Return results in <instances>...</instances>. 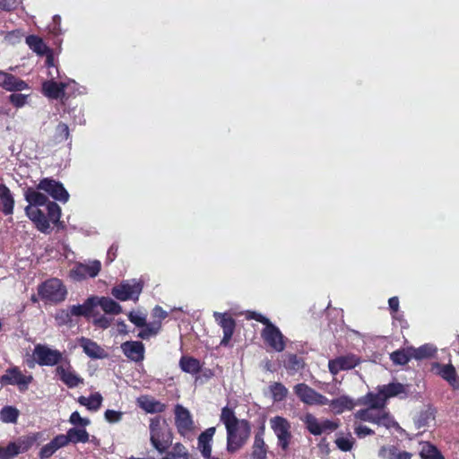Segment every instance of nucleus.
Segmentation results:
<instances>
[{"instance_id": "603ef678", "label": "nucleus", "mask_w": 459, "mask_h": 459, "mask_svg": "<svg viewBox=\"0 0 459 459\" xmlns=\"http://www.w3.org/2000/svg\"><path fill=\"white\" fill-rule=\"evenodd\" d=\"M69 422L73 425H79L82 427H86L91 424V420L87 418L81 417L78 411H74L69 419Z\"/></svg>"}, {"instance_id": "393cba45", "label": "nucleus", "mask_w": 459, "mask_h": 459, "mask_svg": "<svg viewBox=\"0 0 459 459\" xmlns=\"http://www.w3.org/2000/svg\"><path fill=\"white\" fill-rule=\"evenodd\" d=\"M215 430L214 427H211L200 434L198 437V449L202 455H209V452H212V441Z\"/></svg>"}, {"instance_id": "0eeeda50", "label": "nucleus", "mask_w": 459, "mask_h": 459, "mask_svg": "<svg viewBox=\"0 0 459 459\" xmlns=\"http://www.w3.org/2000/svg\"><path fill=\"white\" fill-rule=\"evenodd\" d=\"M35 361L39 366H58L66 359L62 352L57 350L51 349L48 345L37 344L33 351Z\"/></svg>"}, {"instance_id": "052dcab7", "label": "nucleus", "mask_w": 459, "mask_h": 459, "mask_svg": "<svg viewBox=\"0 0 459 459\" xmlns=\"http://www.w3.org/2000/svg\"><path fill=\"white\" fill-rule=\"evenodd\" d=\"M338 428V424L334 421L325 420L320 421V429H322V434L328 433L335 430Z\"/></svg>"}, {"instance_id": "c03bdc74", "label": "nucleus", "mask_w": 459, "mask_h": 459, "mask_svg": "<svg viewBox=\"0 0 459 459\" xmlns=\"http://www.w3.org/2000/svg\"><path fill=\"white\" fill-rule=\"evenodd\" d=\"M160 328V322H153L152 324L147 325L145 323V325L143 326V329H142L138 336L143 340H147L150 337L155 335L158 333L159 330Z\"/></svg>"}, {"instance_id": "4c0bfd02", "label": "nucleus", "mask_w": 459, "mask_h": 459, "mask_svg": "<svg viewBox=\"0 0 459 459\" xmlns=\"http://www.w3.org/2000/svg\"><path fill=\"white\" fill-rule=\"evenodd\" d=\"M69 442L86 443L89 440V433L85 429L72 428L67 431Z\"/></svg>"}, {"instance_id": "de8ad7c7", "label": "nucleus", "mask_w": 459, "mask_h": 459, "mask_svg": "<svg viewBox=\"0 0 459 459\" xmlns=\"http://www.w3.org/2000/svg\"><path fill=\"white\" fill-rule=\"evenodd\" d=\"M48 211V222L52 221L53 223H56L61 216V208L55 202H48L47 204Z\"/></svg>"}, {"instance_id": "37998d69", "label": "nucleus", "mask_w": 459, "mask_h": 459, "mask_svg": "<svg viewBox=\"0 0 459 459\" xmlns=\"http://www.w3.org/2000/svg\"><path fill=\"white\" fill-rule=\"evenodd\" d=\"M440 376L446 379L450 385L455 386L457 384L455 368L448 364L440 367Z\"/></svg>"}, {"instance_id": "6ab92c4d", "label": "nucleus", "mask_w": 459, "mask_h": 459, "mask_svg": "<svg viewBox=\"0 0 459 459\" xmlns=\"http://www.w3.org/2000/svg\"><path fill=\"white\" fill-rule=\"evenodd\" d=\"M27 216L36 224L37 228L45 232L49 229V222L44 212L39 207L28 205L25 208Z\"/></svg>"}, {"instance_id": "7ed1b4c3", "label": "nucleus", "mask_w": 459, "mask_h": 459, "mask_svg": "<svg viewBox=\"0 0 459 459\" xmlns=\"http://www.w3.org/2000/svg\"><path fill=\"white\" fill-rule=\"evenodd\" d=\"M249 318L255 319L265 325L262 331V338L275 351H282L285 348L284 336L280 329L261 314L252 312Z\"/></svg>"}, {"instance_id": "680f3d73", "label": "nucleus", "mask_w": 459, "mask_h": 459, "mask_svg": "<svg viewBox=\"0 0 459 459\" xmlns=\"http://www.w3.org/2000/svg\"><path fill=\"white\" fill-rule=\"evenodd\" d=\"M55 446L59 449L61 447L65 446L69 443V437L67 434L58 435L54 439L51 440Z\"/></svg>"}, {"instance_id": "c9c22d12", "label": "nucleus", "mask_w": 459, "mask_h": 459, "mask_svg": "<svg viewBox=\"0 0 459 459\" xmlns=\"http://www.w3.org/2000/svg\"><path fill=\"white\" fill-rule=\"evenodd\" d=\"M302 421L306 425L307 430L315 435H322V429H320V421L311 413H307L302 418Z\"/></svg>"}, {"instance_id": "8fccbe9b", "label": "nucleus", "mask_w": 459, "mask_h": 459, "mask_svg": "<svg viewBox=\"0 0 459 459\" xmlns=\"http://www.w3.org/2000/svg\"><path fill=\"white\" fill-rule=\"evenodd\" d=\"M35 438L32 437H26L20 438L17 442H13L18 450V455L29 450L33 445Z\"/></svg>"}, {"instance_id": "72a5a7b5", "label": "nucleus", "mask_w": 459, "mask_h": 459, "mask_svg": "<svg viewBox=\"0 0 459 459\" xmlns=\"http://www.w3.org/2000/svg\"><path fill=\"white\" fill-rule=\"evenodd\" d=\"M78 402L80 404L86 406L88 410L96 411L101 406L102 396L100 394L95 393L89 397L80 396Z\"/></svg>"}, {"instance_id": "2eb2a0df", "label": "nucleus", "mask_w": 459, "mask_h": 459, "mask_svg": "<svg viewBox=\"0 0 459 459\" xmlns=\"http://www.w3.org/2000/svg\"><path fill=\"white\" fill-rule=\"evenodd\" d=\"M32 379V376H25L18 368H12L1 377V383L3 385H17L21 390H25Z\"/></svg>"}, {"instance_id": "6e6d98bb", "label": "nucleus", "mask_w": 459, "mask_h": 459, "mask_svg": "<svg viewBox=\"0 0 459 459\" xmlns=\"http://www.w3.org/2000/svg\"><path fill=\"white\" fill-rule=\"evenodd\" d=\"M123 412L115 410H107L104 413L105 420L109 423H117L122 420Z\"/></svg>"}, {"instance_id": "412c9836", "label": "nucleus", "mask_w": 459, "mask_h": 459, "mask_svg": "<svg viewBox=\"0 0 459 459\" xmlns=\"http://www.w3.org/2000/svg\"><path fill=\"white\" fill-rule=\"evenodd\" d=\"M137 405L147 413L162 412L166 409V405L160 401L149 395H141L136 400Z\"/></svg>"}, {"instance_id": "338daca9", "label": "nucleus", "mask_w": 459, "mask_h": 459, "mask_svg": "<svg viewBox=\"0 0 459 459\" xmlns=\"http://www.w3.org/2000/svg\"><path fill=\"white\" fill-rule=\"evenodd\" d=\"M14 6V0H0V9L4 11H10Z\"/></svg>"}, {"instance_id": "e2e57ef3", "label": "nucleus", "mask_w": 459, "mask_h": 459, "mask_svg": "<svg viewBox=\"0 0 459 459\" xmlns=\"http://www.w3.org/2000/svg\"><path fill=\"white\" fill-rule=\"evenodd\" d=\"M354 432L360 438L374 434L371 429L364 425H357L354 429Z\"/></svg>"}, {"instance_id": "e433bc0d", "label": "nucleus", "mask_w": 459, "mask_h": 459, "mask_svg": "<svg viewBox=\"0 0 459 459\" xmlns=\"http://www.w3.org/2000/svg\"><path fill=\"white\" fill-rule=\"evenodd\" d=\"M378 388L385 396L386 400L404 393V386L400 383H391L388 385H381Z\"/></svg>"}, {"instance_id": "f3484780", "label": "nucleus", "mask_w": 459, "mask_h": 459, "mask_svg": "<svg viewBox=\"0 0 459 459\" xmlns=\"http://www.w3.org/2000/svg\"><path fill=\"white\" fill-rule=\"evenodd\" d=\"M0 87L8 91H22L30 90L28 83L4 71H0Z\"/></svg>"}, {"instance_id": "4468645a", "label": "nucleus", "mask_w": 459, "mask_h": 459, "mask_svg": "<svg viewBox=\"0 0 459 459\" xmlns=\"http://www.w3.org/2000/svg\"><path fill=\"white\" fill-rule=\"evenodd\" d=\"M213 317L215 322L222 328L223 330V338L221 342V345H227L230 340L231 339L236 323L232 316L228 313H220L214 312Z\"/></svg>"}, {"instance_id": "20e7f679", "label": "nucleus", "mask_w": 459, "mask_h": 459, "mask_svg": "<svg viewBox=\"0 0 459 459\" xmlns=\"http://www.w3.org/2000/svg\"><path fill=\"white\" fill-rule=\"evenodd\" d=\"M355 418L383 426L386 429L394 428L397 431H403V429L386 410H376L374 407L368 406L366 409L358 411L355 413Z\"/></svg>"}, {"instance_id": "5701e85b", "label": "nucleus", "mask_w": 459, "mask_h": 459, "mask_svg": "<svg viewBox=\"0 0 459 459\" xmlns=\"http://www.w3.org/2000/svg\"><path fill=\"white\" fill-rule=\"evenodd\" d=\"M67 84L65 82L57 83L53 80L44 82L42 84L43 93L51 99H59L64 93Z\"/></svg>"}, {"instance_id": "ddd939ff", "label": "nucleus", "mask_w": 459, "mask_h": 459, "mask_svg": "<svg viewBox=\"0 0 459 459\" xmlns=\"http://www.w3.org/2000/svg\"><path fill=\"white\" fill-rule=\"evenodd\" d=\"M175 423L178 432L183 436L194 429V421L190 411L180 404L175 406Z\"/></svg>"}, {"instance_id": "6e6552de", "label": "nucleus", "mask_w": 459, "mask_h": 459, "mask_svg": "<svg viewBox=\"0 0 459 459\" xmlns=\"http://www.w3.org/2000/svg\"><path fill=\"white\" fill-rule=\"evenodd\" d=\"M143 290V283L135 279L124 281L112 289V295L118 300H137Z\"/></svg>"}, {"instance_id": "c756f323", "label": "nucleus", "mask_w": 459, "mask_h": 459, "mask_svg": "<svg viewBox=\"0 0 459 459\" xmlns=\"http://www.w3.org/2000/svg\"><path fill=\"white\" fill-rule=\"evenodd\" d=\"M26 43L29 48L39 56H43L49 52L48 47L43 39L35 35H30L26 38Z\"/></svg>"}, {"instance_id": "9d476101", "label": "nucleus", "mask_w": 459, "mask_h": 459, "mask_svg": "<svg viewBox=\"0 0 459 459\" xmlns=\"http://www.w3.org/2000/svg\"><path fill=\"white\" fill-rule=\"evenodd\" d=\"M101 268L99 260L89 261L88 263H78L70 271V277L77 281H82L87 277H96Z\"/></svg>"}, {"instance_id": "9b49d317", "label": "nucleus", "mask_w": 459, "mask_h": 459, "mask_svg": "<svg viewBox=\"0 0 459 459\" xmlns=\"http://www.w3.org/2000/svg\"><path fill=\"white\" fill-rule=\"evenodd\" d=\"M37 188L48 194L52 198L62 203H66L69 199V194L64 186L54 179L43 178L38 184Z\"/></svg>"}, {"instance_id": "a19ab883", "label": "nucleus", "mask_w": 459, "mask_h": 459, "mask_svg": "<svg viewBox=\"0 0 459 459\" xmlns=\"http://www.w3.org/2000/svg\"><path fill=\"white\" fill-rule=\"evenodd\" d=\"M162 459H189L187 449L181 444H176Z\"/></svg>"}, {"instance_id": "f704fd0d", "label": "nucleus", "mask_w": 459, "mask_h": 459, "mask_svg": "<svg viewBox=\"0 0 459 459\" xmlns=\"http://www.w3.org/2000/svg\"><path fill=\"white\" fill-rule=\"evenodd\" d=\"M420 455L421 459H444L438 449L429 442L420 443Z\"/></svg>"}, {"instance_id": "58836bf2", "label": "nucleus", "mask_w": 459, "mask_h": 459, "mask_svg": "<svg viewBox=\"0 0 459 459\" xmlns=\"http://www.w3.org/2000/svg\"><path fill=\"white\" fill-rule=\"evenodd\" d=\"M411 356L417 359L431 357L437 351V348L432 344H424L417 349H411Z\"/></svg>"}, {"instance_id": "09e8293b", "label": "nucleus", "mask_w": 459, "mask_h": 459, "mask_svg": "<svg viewBox=\"0 0 459 459\" xmlns=\"http://www.w3.org/2000/svg\"><path fill=\"white\" fill-rule=\"evenodd\" d=\"M18 455V450L14 443H9L7 446H0V459H13Z\"/></svg>"}, {"instance_id": "79ce46f5", "label": "nucleus", "mask_w": 459, "mask_h": 459, "mask_svg": "<svg viewBox=\"0 0 459 459\" xmlns=\"http://www.w3.org/2000/svg\"><path fill=\"white\" fill-rule=\"evenodd\" d=\"M19 411L13 406H5L0 411V420L4 423H15Z\"/></svg>"}, {"instance_id": "13d9d810", "label": "nucleus", "mask_w": 459, "mask_h": 459, "mask_svg": "<svg viewBox=\"0 0 459 459\" xmlns=\"http://www.w3.org/2000/svg\"><path fill=\"white\" fill-rule=\"evenodd\" d=\"M128 318L133 324H134L138 327H143L145 325L146 318L144 316L139 313L130 312L128 315Z\"/></svg>"}, {"instance_id": "bf43d9fd", "label": "nucleus", "mask_w": 459, "mask_h": 459, "mask_svg": "<svg viewBox=\"0 0 459 459\" xmlns=\"http://www.w3.org/2000/svg\"><path fill=\"white\" fill-rule=\"evenodd\" d=\"M22 33L20 30L9 31L4 36V40L8 43L14 45L21 41Z\"/></svg>"}, {"instance_id": "69168bd1", "label": "nucleus", "mask_w": 459, "mask_h": 459, "mask_svg": "<svg viewBox=\"0 0 459 459\" xmlns=\"http://www.w3.org/2000/svg\"><path fill=\"white\" fill-rule=\"evenodd\" d=\"M152 315L159 320H162L167 317L168 313L163 310L160 307L157 306L153 308Z\"/></svg>"}, {"instance_id": "774afa93", "label": "nucleus", "mask_w": 459, "mask_h": 459, "mask_svg": "<svg viewBox=\"0 0 459 459\" xmlns=\"http://www.w3.org/2000/svg\"><path fill=\"white\" fill-rule=\"evenodd\" d=\"M389 307L394 312L398 311L399 308V299L397 297L390 298L388 300Z\"/></svg>"}, {"instance_id": "423d86ee", "label": "nucleus", "mask_w": 459, "mask_h": 459, "mask_svg": "<svg viewBox=\"0 0 459 459\" xmlns=\"http://www.w3.org/2000/svg\"><path fill=\"white\" fill-rule=\"evenodd\" d=\"M293 392L301 403L309 406H324L328 403V398L316 392L305 383L294 385Z\"/></svg>"}, {"instance_id": "c85d7f7f", "label": "nucleus", "mask_w": 459, "mask_h": 459, "mask_svg": "<svg viewBox=\"0 0 459 459\" xmlns=\"http://www.w3.org/2000/svg\"><path fill=\"white\" fill-rule=\"evenodd\" d=\"M364 403L368 404L369 407H374L376 410H385L386 399L378 388V392L377 394L368 393L364 397Z\"/></svg>"}, {"instance_id": "f257e3e1", "label": "nucleus", "mask_w": 459, "mask_h": 459, "mask_svg": "<svg viewBox=\"0 0 459 459\" xmlns=\"http://www.w3.org/2000/svg\"><path fill=\"white\" fill-rule=\"evenodd\" d=\"M220 420L227 432V451L235 453L248 440L251 434L250 423L247 420L237 418L235 411L228 406L222 408Z\"/></svg>"}, {"instance_id": "aec40b11", "label": "nucleus", "mask_w": 459, "mask_h": 459, "mask_svg": "<svg viewBox=\"0 0 459 459\" xmlns=\"http://www.w3.org/2000/svg\"><path fill=\"white\" fill-rule=\"evenodd\" d=\"M124 354L131 360L141 361L144 357V346L141 342H126L121 345Z\"/></svg>"}, {"instance_id": "dca6fc26", "label": "nucleus", "mask_w": 459, "mask_h": 459, "mask_svg": "<svg viewBox=\"0 0 459 459\" xmlns=\"http://www.w3.org/2000/svg\"><path fill=\"white\" fill-rule=\"evenodd\" d=\"M359 363V358L355 355L340 356L328 362L329 371L335 376L341 370H349L355 368Z\"/></svg>"}, {"instance_id": "7c9ffc66", "label": "nucleus", "mask_w": 459, "mask_h": 459, "mask_svg": "<svg viewBox=\"0 0 459 459\" xmlns=\"http://www.w3.org/2000/svg\"><path fill=\"white\" fill-rule=\"evenodd\" d=\"M97 305L107 314L118 315L122 311L121 306L110 298H97Z\"/></svg>"}, {"instance_id": "bb28decb", "label": "nucleus", "mask_w": 459, "mask_h": 459, "mask_svg": "<svg viewBox=\"0 0 459 459\" xmlns=\"http://www.w3.org/2000/svg\"><path fill=\"white\" fill-rule=\"evenodd\" d=\"M378 455L383 459H411L412 456L411 453L401 451L394 446L381 447Z\"/></svg>"}, {"instance_id": "0e129e2a", "label": "nucleus", "mask_w": 459, "mask_h": 459, "mask_svg": "<svg viewBox=\"0 0 459 459\" xmlns=\"http://www.w3.org/2000/svg\"><path fill=\"white\" fill-rule=\"evenodd\" d=\"M110 319L105 316H101L94 320V324L103 329L108 328L110 325Z\"/></svg>"}, {"instance_id": "473e14b6", "label": "nucleus", "mask_w": 459, "mask_h": 459, "mask_svg": "<svg viewBox=\"0 0 459 459\" xmlns=\"http://www.w3.org/2000/svg\"><path fill=\"white\" fill-rule=\"evenodd\" d=\"M252 448V459H266V448L263 437V433H257L255 436Z\"/></svg>"}, {"instance_id": "1a4fd4ad", "label": "nucleus", "mask_w": 459, "mask_h": 459, "mask_svg": "<svg viewBox=\"0 0 459 459\" xmlns=\"http://www.w3.org/2000/svg\"><path fill=\"white\" fill-rule=\"evenodd\" d=\"M270 426L278 438V446L286 450L291 438L290 423L283 417L275 416L270 420Z\"/></svg>"}, {"instance_id": "ea45409f", "label": "nucleus", "mask_w": 459, "mask_h": 459, "mask_svg": "<svg viewBox=\"0 0 459 459\" xmlns=\"http://www.w3.org/2000/svg\"><path fill=\"white\" fill-rule=\"evenodd\" d=\"M269 390L274 402L284 400L288 394V389L281 383L278 382L271 384Z\"/></svg>"}, {"instance_id": "3c124183", "label": "nucleus", "mask_w": 459, "mask_h": 459, "mask_svg": "<svg viewBox=\"0 0 459 459\" xmlns=\"http://www.w3.org/2000/svg\"><path fill=\"white\" fill-rule=\"evenodd\" d=\"M29 97L30 93H13L9 96V101L16 108H22L27 103Z\"/></svg>"}, {"instance_id": "b1692460", "label": "nucleus", "mask_w": 459, "mask_h": 459, "mask_svg": "<svg viewBox=\"0 0 459 459\" xmlns=\"http://www.w3.org/2000/svg\"><path fill=\"white\" fill-rule=\"evenodd\" d=\"M14 200L10 189L5 185H0V211L5 215L13 212Z\"/></svg>"}, {"instance_id": "a878e982", "label": "nucleus", "mask_w": 459, "mask_h": 459, "mask_svg": "<svg viewBox=\"0 0 459 459\" xmlns=\"http://www.w3.org/2000/svg\"><path fill=\"white\" fill-rule=\"evenodd\" d=\"M97 305V297H90L82 305H73L69 307L71 316H81L89 315Z\"/></svg>"}, {"instance_id": "a211bd4d", "label": "nucleus", "mask_w": 459, "mask_h": 459, "mask_svg": "<svg viewBox=\"0 0 459 459\" xmlns=\"http://www.w3.org/2000/svg\"><path fill=\"white\" fill-rule=\"evenodd\" d=\"M79 345L82 348L83 352L91 359H104L108 356L105 350L91 339L80 338Z\"/></svg>"}, {"instance_id": "cd10ccee", "label": "nucleus", "mask_w": 459, "mask_h": 459, "mask_svg": "<svg viewBox=\"0 0 459 459\" xmlns=\"http://www.w3.org/2000/svg\"><path fill=\"white\" fill-rule=\"evenodd\" d=\"M25 200L29 203V205H33L34 207L47 205L48 198L44 194L30 187L24 193Z\"/></svg>"}, {"instance_id": "39448f33", "label": "nucleus", "mask_w": 459, "mask_h": 459, "mask_svg": "<svg viewBox=\"0 0 459 459\" xmlns=\"http://www.w3.org/2000/svg\"><path fill=\"white\" fill-rule=\"evenodd\" d=\"M66 294V288L61 281L56 278L46 281L38 288L39 297L48 303L62 302L65 300Z\"/></svg>"}, {"instance_id": "49530a36", "label": "nucleus", "mask_w": 459, "mask_h": 459, "mask_svg": "<svg viewBox=\"0 0 459 459\" xmlns=\"http://www.w3.org/2000/svg\"><path fill=\"white\" fill-rule=\"evenodd\" d=\"M390 357L392 361L396 365H405L411 358H413L411 356V350L408 351H396L391 353Z\"/></svg>"}, {"instance_id": "5fc2aeb1", "label": "nucleus", "mask_w": 459, "mask_h": 459, "mask_svg": "<svg viewBox=\"0 0 459 459\" xmlns=\"http://www.w3.org/2000/svg\"><path fill=\"white\" fill-rule=\"evenodd\" d=\"M56 135L59 141L67 140L70 136L68 126L65 123H59L56 128Z\"/></svg>"}, {"instance_id": "4d7b16f0", "label": "nucleus", "mask_w": 459, "mask_h": 459, "mask_svg": "<svg viewBox=\"0 0 459 459\" xmlns=\"http://www.w3.org/2000/svg\"><path fill=\"white\" fill-rule=\"evenodd\" d=\"M57 448L55 446V445L50 441L47 445H45L39 452V457L42 459L50 457Z\"/></svg>"}, {"instance_id": "f03ea898", "label": "nucleus", "mask_w": 459, "mask_h": 459, "mask_svg": "<svg viewBox=\"0 0 459 459\" xmlns=\"http://www.w3.org/2000/svg\"><path fill=\"white\" fill-rule=\"evenodd\" d=\"M151 442L159 452H164L172 442V434L165 420L155 417L150 422Z\"/></svg>"}, {"instance_id": "864d4df0", "label": "nucleus", "mask_w": 459, "mask_h": 459, "mask_svg": "<svg viewBox=\"0 0 459 459\" xmlns=\"http://www.w3.org/2000/svg\"><path fill=\"white\" fill-rule=\"evenodd\" d=\"M71 313L68 310L61 309L56 314V320L59 325H68L71 322Z\"/></svg>"}, {"instance_id": "4be33fe9", "label": "nucleus", "mask_w": 459, "mask_h": 459, "mask_svg": "<svg viewBox=\"0 0 459 459\" xmlns=\"http://www.w3.org/2000/svg\"><path fill=\"white\" fill-rule=\"evenodd\" d=\"M325 405H328L334 414H341L345 411L352 410L355 403L350 396L341 395L335 399H328V403Z\"/></svg>"}, {"instance_id": "a18cd8bd", "label": "nucleus", "mask_w": 459, "mask_h": 459, "mask_svg": "<svg viewBox=\"0 0 459 459\" xmlns=\"http://www.w3.org/2000/svg\"><path fill=\"white\" fill-rule=\"evenodd\" d=\"M335 444L340 450L348 452L351 451L353 447L354 438L351 434L346 436H338L335 439Z\"/></svg>"}, {"instance_id": "2f4dec72", "label": "nucleus", "mask_w": 459, "mask_h": 459, "mask_svg": "<svg viewBox=\"0 0 459 459\" xmlns=\"http://www.w3.org/2000/svg\"><path fill=\"white\" fill-rule=\"evenodd\" d=\"M180 368L189 374H197L201 370V364L198 359L193 357L183 356L179 360Z\"/></svg>"}, {"instance_id": "f8f14e48", "label": "nucleus", "mask_w": 459, "mask_h": 459, "mask_svg": "<svg viewBox=\"0 0 459 459\" xmlns=\"http://www.w3.org/2000/svg\"><path fill=\"white\" fill-rule=\"evenodd\" d=\"M56 374L70 388L76 387L83 383V379L73 370L67 359L56 367Z\"/></svg>"}]
</instances>
